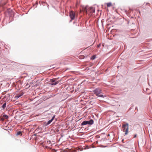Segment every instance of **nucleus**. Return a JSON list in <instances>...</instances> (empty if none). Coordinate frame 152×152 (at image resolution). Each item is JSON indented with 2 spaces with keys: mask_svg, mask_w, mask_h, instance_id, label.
Instances as JSON below:
<instances>
[{
  "mask_svg": "<svg viewBox=\"0 0 152 152\" xmlns=\"http://www.w3.org/2000/svg\"><path fill=\"white\" fill-rule=\"evenodd\" d=\"M122 129L123 132H125V135L127 134L128 133L129 130V125L127 123L123 124L122 126Z\"/></svg>",
  "mask_w": 152,
  "mask_h": 152,
  "instance_id": "f257e3e1",
  "label": "nucleus"
},
{
  "mask_svg": "<svg viewBox=\"0 0 152 152\" xmlns=\"http://www.w3.org/2000/svg\"><path fill=\"white\" fill-rule=\"evenodd\" d=\"M101 89L99 88L96 89L94 91V94H96L97 96L100 97H104L102 95H99L101 93Z\"/></svg>",
  "mask_w": 152,
  "mask_h": 152,
  "instance_id": "f03ea898",
  "label": "nucleus"
},
{
  "mask_svg": "<svg viewBox=\"0 0 152 152\" xmlns=\"http://www.w3.org/2000/svg\"><path fill=\"white\" fill-rule=\"evenodd\" d=\"M94 123L93 120L91 119L89 121H84L82 123V125H85L86 124H92Z\"/></svg>",
  "mask_w": 152,
  "mask_h": 152,
  "instance_id": "7ed1b4c3",
  "label": "nucleus"
},
{
  "mask_svg": "<svg viewBox=\"0 0 152 152\" xmlns=\"http://www.w3.org/2000/svg\"><path fill=\"white\" fill-rule=\"evenodd\" d=\"M58 78H56L55 79H52L51 80L52 85H56L59 82L57 80Z\"/></svg>",
  "mask_w": 152,
  "mask_h": 152,
  "instance_id": "20e7f679",
  "label": "nucleus"
},
{
  "mask_svg": "<svg viewBox=\"0 0 152 152\" xmlns=\"http://www.w3.org/2000/svg\"><path fill=\"white\" fill-rule=\"evenodd\" d=\"M75 13L73 11H70L69 13V16L71 20H74L75 18Z\"/></svg>",
  "mask_w": 152,
  "mask_h": 152,
  "instance_id": "39448f33",
  "label": "nucleus"
},
{
  "mask_svg": "<svg viewBox=\"0 0 152 152\" xmlns=\"http://www.w3.org/2000/svg\"><path fill=\"white\" fill-rule=\"evenodd\" d=\"M55 118V115H54L52 117V119L49 121L48 122H47V123H46L45 125L47 126L50 124V123L53 121L54 119V118Z\"/></svg>",
  "mask_w": 152,
  "mask_h": 152,
  "instance_id": "423d86ee",
  "label": "nucleus"
},
{
  "mask_svg": "<svg viewBox=\"0 0 152 152\" xmlns=\"http://www.w3.org/2000/svg\"><path fill=\"white\" fill-rule=\"evenodd\" d=\"M83 11L84 12L87 13V12L89 11V8H88L87 7L83 8Z\"/></svg>",
  "mask_w": 152,
  "mask_h": 152,
  "instance_id": "0eeeda50",
  "label": "nucleus"
},
{
  "mask_svg": "<svg viewBox=\"0 0 152 152\" xmlns=\"http://www.w3.org/2000/svg\"><path fill=\"white\" fill-rule=\"evenodd\" d=\"M90 12L94 13L95 12V10L94 8L92 7H90L89 8V11Z\"/></svg>",
  "mask_w": 152,
  "mask_h": 152,
  "instance_id": "6e6552de",
  "label": "nucleus"
},
{
  "mask_svg": "<svg viewBox=\"0 0 152 152\" xmlns=\"http://www.w3.org/2000/svg\"><path fill=\"white\" fill-rule=\"evenodd\" d=\"M23 93H21L19 94H17L16 95L15 97L17 98H18L20 97L21 96L23 95Z\"/></svg>",
  "mask_w": 152,
  "mask_h": 152,
  "instance_id": "1a4fd4ad",
  "label": "nucleus"
},
{
  "mask_svg": "<svg viewBox=\"0 0 152 152\" xmlns=\"http://www.w3.org/2000/svg\"><path fill=\"white\" fill-rule=\"evenodd\" d=\"M107 7H110L112 6V3L110 2L108 3L107 4Z\"/></svg>",
  "mask_w": 152,
  "mask_h": 152,
  "instance_id": "9d476101",
  "label": "nucleus"
},
{
  "mask_svg": "<svg viewBox=\"0 0 152 152\" xmlns=\"http://www.w3.org/2000/svg\"><path fill=\"white\" fill-rule=\"evenodd\" d=\"M6 103H4L2 106V107L3 109H4L6 107Z\"/></svg>",
  "mask_w": 152,
  "mask_h": 152,
  "instance_id": "9b49d317",
  "label": "nucleus"
},
{
  "mask_svg": "<svg viewBox=\"0 0 152 152\" xmlns=\"http://www.w3.org/2000/svg\"><path fill=\"white\" fill-rule=\"evenodd\" d=\"M17 134L18 135H20L21 136L22 135V132L20 131H19L17 132Z\"/></svg>",
  "mask_w": 152,
  "mask_h": 152,
  "instance_id": "f8f14e48",
  "label": "nucleus"
},
{
  "mask_svg": "<svg viewBox=\"0 0 152 152\" xmlns=\"http://www.w3.org/2000/svg\"><path fill=\"white\" fill-rule=\"evenodd\" d=\"M95 58V56H93L91 58V59L92 60H94Z\"/></svg>",
  "mask_w": 152,
  "mask_h": 152,
  "instance_id": "ddd939ff",
  "label": "nucleus"
},
{
  "mask_svg": "<svg viewBox=\"0 0 152 152\" xmlns=\"http://www.w3.org/2000/svg\"><path fill=\"white\" fill-rule=\"evenodd\" d=\"M4 117L6 119H7L8 118V116L7 115H4Z\"/></svg>",
  "mask_w": 152,
  "mask_h": 152,
  "instance_id": "4468645a",
  "label": "nucleus"
},
{
  "mask_svg": "<svg viewBox=\"0 0 152 152\" xmlns=\"http://www.w3.org/2000/svg\"><path fill=\"white\" fill-rule=\"evenodd\" d=\"M137 136V134H135L134 135V138H135Z\"/></svg>",
  "mask_w": 152,
  "mask_h": 152,
  "instance_id": "2eb2a0df",
  "label": "nucleus"
},
{
  "mask_svg": "<svg viewBox=\"0 0 152 152\" xmlns=\"http://www.w3.org/2000/svg\"><path fill=\"white\" fill-rule=\"evenodd\" d=\"M100 45H98L97 46L98 47H99L100 46Z\"/></svg>",
  "mask_w": 152,
  "mask_h": 152,
  "instance_id": "dca6fc26",
  "label": "nucleus"
},
{
  "mask_svg": "<svg viewBox=\"0 0 152 152\" xmlns=\"http://www.w3.org/2000/svg\"><path fill=\"white\" fill-rule=\"evenodd\" d=\"M124 140H122V142H123Z\"/></svg>",
  "mask_w": 152,
  "mask_h": 152,
  "instance_id": "f3484780",
  "label": "nucleus"
}]
</instances>
